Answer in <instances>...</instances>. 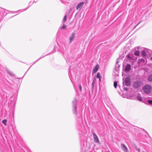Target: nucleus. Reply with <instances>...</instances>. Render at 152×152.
Wrapping results in <instances>:
<instances>
[{
  "instance_id": "f257e3e1",
  "label": "nucleus",
  "mask_w": 152,
  "mask_h": 152,
  "mask_svg": "<svg viewBox=\"0 0 152 152\" xmlns=\"http://www.w3.org/2000/svg\"><path fill=\"white\" fill-rule=\"evenodd\" d=\"M151 51L145 48L142 50L141 52L142 56L143 57H148L151 54Z\"/></svg>"
},
{
  "instance_id": "f03ea898",
  "label": "nucleus",
  "mask_w": 152,
  "mask_h": 152,
  "mask_svg": "<svg viewBox=\"0 0 152 152\" xmlns=\"http://www.w3.org/2000/svg\"><path fill=\"white\" fill-rule=\"evenodd\" d=\"M143 89L145 94H148L151 92V87L149 85H147L143 87Z\"/></svg>"
},
{
  "instance_id": "7ed1b4c3",
  "label": "nucleus",
  "mask_w": 152,
  "mask_h": 152,
  "mask_svg": "<svg viewBox=\"0 0 152 152\" xmlns=\"http://www.w3.org/2000/svg\"><path fill=\"white\" fill-rule=\"evenodd\" d=\"M130 78L129 77H127L123 82V86L125 85L126 86H129L130 84Z\"/></svg>"
},
{
  "instance_id": "20e7f679",
  "label": "nucleus",
  "mask_w": 152,
  "mask_h": 152,
  "mask_svg": "<svg viewBox=\"0 0 152 152\" xmlns=\"http://www.w3.org/2000/svg\"><path fill=\"white\" fill-rule=\"evenodd\" d=\"M77 100L76 99H75L74 101H72V104H73V112L74 113L76 114V111H77Z\"/></svg>"
},
{
  "instance_id": "39448f33",
  "label": "nucleus",
  "mask_w": 152,
  "mask_h": 152,
  "mask_svg": "<svg viewBox=\"0 0 152 152\" xmlns=\"http://www.w3.org/2000/svg\"><path fill=\"white\" fill-rule=\"evenodd\" d=\"M139 64L140 66H143L145 65L147 63V60H144L142 58L139 59L138 60Z\"/></svg>"
},
{
  "instance_id": "423d86ee",
  "label": "nucleus",
  "mask_w": 152,
  "mask_h": 152,
  "mask_svg": "<svg viewBox=\"0 0 152 152\" xmlns=\"http://www.w3.org/2000/svg\"><path fill=\"white\" fill-rule=\"evenodd\" d=\"M142 83L140 81H136L133 83L134 87L135 88H137L141 86Z\"/></svg>"
},
{
  "instance_id": "0eeeda50",
  "label": "nucleus",
  "mask_w": 152,
  "mask_h": 152,
  "mask_svg": "<svg viewBox=\"0 0 152 152\" xmlns=\"http://www.w3.org/2000/svg\"><path fill=\"white\" fill-rule=\"evenodd\" d=\"M75 33H72V34L70 35L69 38V44L71 43L74 40L75 38Z\"/></svg>"
},
{
  "instance_id": "6e6552de",
  "label": "nucleus",
  "mask_w": 152,
  "mask_h": 152,
  "mask_svg": "<svg viewBox=\"0 0 152 152\" xmlns=\"http://www.w3.org/2000/svg\"><path fill=\"white\" fill-rule=\"evenodd\" d=\"M121 149L125 152H129V150L127 147L124 144L121 145Z\"/></svg>"
},
{
  "instance_id": "1a4fd4ad",
  "label": "nucleus",
  "mask_w": 152,
  "mask_h": 152,
  "mask_svg": "<svg viewBox=\"0 0 152 152\" xmlns=\"http://www.w3.org/2000/svg\"><path fill=\"white\" fill-rule=\"evenodd\" d=\"M93 135L94 140L96 142H98L99 140L96 134L94 132L93 133Z\"/></svg>"
},
{
  "instance_id": "9d476101",
  "label": "nucleus",
  "mask_w": 152,
  "mask_h": 152,
  "mask_svg": "<svg viewBox=\"0 0 152 152\" xmlns=\"http://www.w3.org/2000/svg\"><path fill=\"white\" fill-rule=\"evenodd\" d=\"M84 2H82L79 3L76 7V9L77 10H80L83 5L84 4Z\"/></svg>"
},
{
  "instance_id": "9b49d317",
  "label": "nucleus",
  "mask_w": 152,
  "mask_h": 152,
  "mask_svg": "<svg viewBox=\"0 0 152 152\" xmlns=\"http://www.w3.org/2000/svg\"><path fill=\"white\" fill-rule=\"evenodd\" d=\"M131 68V66L129 64H127L125 68V71H129L130 69Z\"/></svg>"
},
{
  "instance_id": "f8f14e48",
  "label": "nucleus",
  "mask_w": 152,
  "mask_h": 152,
  "mask_svg": "<svg viewBox=\"0 0 152 152\" xmlns=\"http://www.w3.org/2000/svg\"><path fill=\"white\" fill-rule=\"evenodd\" d=\"M99 68V66L97 65L94 68L93 70V72L94 73L96 72L98 69Z\"/></svg>"
},
{
  "instance_id": "ddd939ff",
  "label": "nucleus",
  "mask_w": 152,
  "mask_h": 152,
  "mask_svg": "<svg viewBox=\"0 0 152 152\" xmlns=\"http://www.w3.org/2000/svg\"><path fill=\"white\" fill-rule=\"evenodd\" d=\"M134 60V58L132 57H130L129 55H128L127 56V60L131 62H132V61Z\"/></svg>"
},
{
  "instance_id": "4468645a",
  "label": "nucleus",
  "mask_w": 152,
  "mask_h": 152,
  "mask_svg": "<svg viewBox=\"0 0 152 152\" xmlns=\"http://www.w3.org/2000/svg\"><path fill=\"white\" fill-rule=\"evenodd\" d=\"M28 7L27 8H25L24 9L21 10H18L17 11L15 12L17 13L19 12H23V11H25L26 10H27L28 9Z\"/></svg>"
},
{
  "instance_id": "2eb2a0df",
  "label": "nucleus",
  "mask_w": 152,
  "mask_h": 152,
  "mask_svg": "<svg viewBox=\"0 0 152 152\" xmlns=\"http://www.w3.org/2000/svg\"><path fill=\"white\" fill-rule=\"evenodd\" d=\"M134 54L135 56H139L140 55V53L138 51L136 50L134 52Z\"/></svg>"
},
{
  "instance_id": "dca6fc26",
  "label": "nucleus",
  "mask_w": 152,
  "mask_h": 152,
  "mask_svg": "<svg viewBox=\"0 0 152 152\" xmlns=\"http://www.w3.org/2000/svg\"><path fill=\"white\" fill-rule=\"evenodd\" d=\"M148 80L149 81H152V75H149L148 77Z\"/></svg>"
},
{
  "instance_id": "f3484780",
  "label": "nucleus",
  "mask_w": 152,
  "mask_h": 152,
  "mask_svg": "<svg viewBox=\"0 0 152 152\" xmlns=\"http://www.w3.org/2000/svg\"><path fill=\"white\" fill-rule=\"evenodd\" d=\"M137 99L140 101H142L143 99L139 95H137Z\"/></svg>"
},
{
  "instance_id": "a211bd4d",
  "label": "nucleus",
  "mask_w": 152,
  "mask_h": 152,
  "mask_svg": "<svg viewBox=\"0 0 152 152\" xmlns=\"http://www.w3.org/2000/svg\"><path fill=\"white\" fill-rule=\"evenodd\" d=\"M96 77L97 78H99V81L100 80L101 76H100V73H99L98 72L97 73V75H96Z\"/></svg>"
},
{
  "instance_id": "6ab92c4d",
  "label": "nucleus",
  "mask_w": 152,
  "mask_h": 152,
  "mask_svg": "<svg viewBox=\"0 0 152 152\" xmlns=\"http://www.w3.org/2000/svg\"><path fill=\"white\" fill-rule=\"evenodd\" d=\"M7 72L8 73H9L10 75H11L12 76H14V74L12 73V72H11V71H10L8 70H7Z\"/></svg>"
},
{
  "instance_id": "aec40b11",
  "label": "nucleus",
  "mask_w": 152,
  "mask_h": 152,
  "mask_svg": "<svg viewBox=\"0 0 152 152\" xmlns=\"http://www.w3.org/2000/svg\"><path fill=\"white\" fill-rule=\"evenodd\" d=\"M7 121L6 119H5V120H3L2 121V123H3L5 125H6Z\"/></svg>"
},
{
  "instance_id": "412c9836",
  "label": "nucleus",
  "mask_w": 152,
  "mask_h": 152,
  "mask_svg": "<svg viewBox=\"0 0 152 152\" xmlns=\"http://www.w3.org/2000/svg\"><path fill=\"white\" fill-rule=\"evenodd\" d=\"M66 15H65L64 17V18L63 19V22L64 23V22L66 20Z\"/></svg>"
},
{
  "instance_id": "4be33fe9",
  "label": "nucleus",
  "mask_w": 152,
  "mask_h": 152,
  "mask_svg": "<svg viewBox=\"0 0 152 152\" xmlns=\"http://www.w3.org/2000/svg\"><path fill=\"white\" fill-rule=\"evenodd\" d=\"M117 86V82H114V86L115 88H116Z\"/></svg>"
},
{
  "instance_id": "5701e85b",
  "label": "nucleus",
  "mask_w": 152,
  "mask_h": 152,
  "mask_svg": "<svg viewBox=\"0 0 152 152\" xmlns=\"http://www.w3.org/2000/svg\"><path fill=\"white\" fill-rule=\"evenodd\" d=\"M148 102L149 104H152V100H148Z\"/></svg>"
},
{
  "instance_id": "b1692460",
  "label": "nucleus",
  "mask_w": 152,
  "mask_h": 152,
  "mask_svg": "<svg viewBox=\"0 0 152 152\" xmlns=\"http://www.w3.org/2000/svg\"><path fill=\"white\" fill-rule=\"evenodd\" d=\"M66 27V26L64 24L63 25V26L61 27V29H64V28Z\"/></svg>"
},
{
  "instance_id": "393cba45",
  "label": "nucleus",
  "mask_w": 152,
  "mask_h": 152,
  "mask_svg": "<svg viewBox=\"0 0 152 152\" xmlns=\"http://www.w3.org/2000/svg\"><path fill=\"white\" fill-rule=\"evenodd\" d=\"M79 89L80 91H81L82 90V87L80 85H79Z\"/></svg>"
},
{
  "instance_id": "a878e982",
  "label": "nucleus",
  "mask_w": 152,
  "mask_h": 152,
  "mask_svg": "<svg viewBox=\"0 0 152 152\" xmlns=\"http://www.w3.org/2000/svg\"><path fill=\"white\" fill-rule=\"evenodd\" d=\"M136 150L139 152L140 151V149L139 148H137Z\"/></svg>"
},
{
  "instance_id": "bb28decb",
  "label": "nucleus",
  "mask_w": 152,
  "mask_h": 152,
  "mask_svg": "<svg viewBox=\"0 0 152 152\" xmlns=\"http://www.w3.org/2000/svg\"><path fill=\"white\" fill-rule=\"evenodd\" d=\"M39 58V59H38L37 60L36 62L34 63V64L35 63H36V62H37V61L40 59L41 58Z\"/></svg>"
},
{
  "instance_id": "cd10ccee",
  "label": "nucleus",
  "mask_w": 152,
  "mask_h": 152,
  "mask_svg": "<svg viewBox=\"0 0 152 152\" xmlns=\"http://www.w3.org/2000/svg\"><path fill=\"white\" fill-rule=\"evenodd\" d=\"M124 88L125 90H126V91H127V88Z\"/></svg>"
},
{
  "instance_id": "c85d7f7f",
  "label": "nucleus",
  "mask_w": 152,
  "mask_h": 152,
  "mask_svg": "<svg viewBox=\"0 0 152 152\" xmlns=\"http://www.w3.org/2000/svg\"><path fill=\"white\" fill-rule=\"evenodd\" d=\"M94 84V82H93L92 83V85H93Z\"/></svg>"
},
{
  "instance_id": "c756f323",
  "label": "nucleus",
  "mask_w": 152,
  "mask_h": 152,
  "mask_svg": "<svg viewBox=\"0 0 152 152\" xmlns=\"http://www.w3.org/2000/svg\"><path fill=\"white\" fill-rule=\"evenodd\" d=\"M150 59L151 60H152V57Z\"/></svg>"
},
{
  "instance_id": "7c9ffc66",
  "label": "nucleus",
  "mask_w": 152,
  "mask_h": 152,
  "mask_svg": "<svg viewBox=\"0 0 152 152\" xmlns=\"http://www.w3.org/2000/svg\"><path fill=\"white\" fill-rule=\"evenodd\" d=\"M139 24V23H138V24H137V25H138V24Z\"/></svg>"
}]
</instances>
